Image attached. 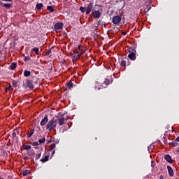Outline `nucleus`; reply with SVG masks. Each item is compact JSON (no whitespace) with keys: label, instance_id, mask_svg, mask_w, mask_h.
Instances as JSON below:
<instances>
[{"label":"nucleus","instance_id":"1","mask_svg":"<svg viewBox=\"0 0 179 179\" xmlns=\"http://www.w3.org/2000/svg\"><path fill=\"white\" fill-rule=\"evenodd\" d=\"M95 8H97L96 10L92 11V14L94 17V19H99L101 16V13L103 12V7L100 5L96 4Z\"/></svg>","mask_w":179,"mask_h":179},{"label":"nucleus","instance_id":"2","mask_svg":"<svg viewBox=\"0 0 179 179\" xmlns=\"http://www.w3.org/2000/svg\"><path fill=\"white\" fill-rule=\"evenodd\" d=\"M55 128H57V120L52 119L48 122L46 129H48L51 132V131H55Z\"/></svg>","mask_w":179,"mask_h":179},{"label":"nucleus","instance_id":"3","mask_svg":"<svg viewBox=\"0 0 179 179\" xmlns=\"http://www.w3.org/2000/svg\"><path fill=\"white\" fill-rule=\"evenodd\" d=\"M69 120V116L65 115H62L61 117L58 118L59 125L61 127L65 124V121Z\"/></svg>","mask_w":179,"mask_h":179},{"label":"nucleus","instance_id":"4","mask_svg":"<svg viewBox=\"0 0 179 179\" xmlns=\"http://www.w3.org/2000/svg\"><path fill=\"white\" fill-rule=\"evenodd\" d=\"M128 58H129L131 61H135V59H136V52L129 50Z\"/></svg>","mask_w":179,"mask_h":179},{"label":"nucleus","instance_id":"5","mask_svg":"<svg viewBox=\"0 0 179 179\" xmlns=\"http://www.w3.org/2000/svg\"><path fill=\"white\" fill-rule=\"evenodd\" d=\"M54 29L56 31L58 30H62V29H64V23L57 22L54 26Z\"/></svg>","mask_w":179,"mask_h":179},{"label":"nucleus","instance_id":"6","mask_svg":"<svg viewBox=\"0 0 179 179\" xmlns=\"http://www.w3.org/2000/svg\"><path fill=\"white\" fill-rule=\"evenodd\" d=\"M92 10H93V3H90L86 8V15H90V12H92Z\"/></svg>","mask_w":179,"mask_h":179},{"label":"nucleus","instance_id":"7","mask_svg":"<svg viewBox=\"0 0 179 179\" xmlns=\"http://www.w3.org/2000/svg\"><path fill=\"white\" fill-rule=\"evenodd\" d=\"M120 22H121V17H120V15L113 17L112 22L113 23V24H118Z\"/></svg>","mask_w":179,"mask_h":179},{"label":"nucleus","instance_id":"8","mask_svg":"<svg viewBox=\"0 0 179 179\" xmlns=\"http://www.w3.org/2000/svg\"><path fill=\"white\" fill-rule=\"evenodd\" d=\"M34 83H33V80H27V86L31 90H33L34 89Z\"/></svg>","mask_w":179,"mask_h":179},{"label":"nucleus","instance_id":"9","mask_svg":"<svg viewBox=\"0 0 179 179\" xmlns=\"http://www.w3.org/2000/svg\"><path fill=\"white\" fill-rule=\"evenodd\" d=\"M0 5L1 6H3V8H6V9H9L12 7V2L5 3L0 1Z\"/></svg>","mask_w":179,"mask_h":179},{"label":"nucleus","instance_id":"10","mask_svg":"<svg viewBox=\"0 0 179 179\" xmlns=\"http://www.w3.org/2000/svg\"><path fill=\"white\" fill-rule=\"evenodd\" d=\"M47 122H48V115H45L40 123L41 127H44Z\"/></svg>","mask_w":179,"mask_h":179},{"label":"nucleus","instance_id":"11","mask_svg":"<svg viewBox=\"0 0 179 179\" xmlns=\"http://www.w3.org/2000/svg\"><path fill=\"white\" fill-rule=\"evenodd\" d=\"M167 169H168V173H169V175L170 176V177H173L174 176V171H173V168H171V166H167Z\"/></svg>","mask_w":179,"mask_h":179},{"label":"nucleus","instance_id":"12","mask_svg":"<svg viewBox=\"0 0 179 179\" xmlns=\"http://www.w3.org/2000/svg\"><path fill=\"white\" fill-rule=\"evenodd\" d=\"M164 159L166 162H168V163H173V159L171 158V156H170L169 155H166L164 156Z\"/></svg>","mask_w":179,"mask_h":179},{"label":"nucleus","instance_id":"13","mask_svg":"<svg viewBox=\"0 0 179 179\" xmlns=\"http://www.w3.org/2000/svg\"><path fill=\"white\" fill-rule=\"evenodd\" d=\"M32 82L34 83V85H40V78L37 77H33Z\"/></svg>","mask_w":179,"mask_h":179},{"label":"nucleus","instance_id":"14","mask_svg":"<svg viewBox=\"0 0 179 179\" xmlns=\"http://www.w3.org/2000/svg\"><path fill=\"white\" fill-rule=\"evenodd\" d=\"M50 159V157L48 155L45 156L44 158H42L40 159V162L42 163H45L46 162H48V159Z\"/></svg>","mask_w":179,"mask_h":179},{"label":"nucleus","instance_id":"15","mask_svg":"<svg viewBox=\"0 0 179 179\" xmlns=\"http://www.w3.org/2000/svg\"><path fill=\"white\" fill-rule=\"evenodd\" d=\"M82 48H83V46H82V45H79L78 46V50L73 51V54H78V52L82 51Z\"/></svg>","mask_w":179,"mask_h":179},{"label":"nucleus","instance_id":"16","mask_svg":"<svg viewBox=\"0 0 179 179\" xmlns=\"http://www.w3.org/2000/svg\"><path fill=\"white\" fill-rule=\"evenodd\" d=\"M27 138H31L33 136V134H34V129H31L29 133L27 132Z\"/></svg>","mask_w":179,"mask_h":179},{"label":"nucleus","instance_id":"17","mask_svg":"<svg viewBox=\"0 0 179 179\" xmlns=\"http://www.w3.org/2000/svg\"><path fill=\"white\" fill-rule=\"evenodd\" d=\"M16 66H17L16 63L13 62V63H11V64L10 66V69H11V71H15V69H16Z\"/></svg>","mask_w":179,"mask_h":179},{"label":"nucleus","instance_id":"18","mask_svg":"<svg viewBox=\"0 0 179 179\" xmlns=\"http://www.w3.org/2000/svg\"><path fill=\"white\" fill-rule=\"evenodd\" d=\"M66 86H67L69 89H72L73 87V84L71 81H69L68 83H66Z\"/></svg>","mask_w":179,"mask_h":179},{"label":"nucleus","instance_id":"19","mask_svg":"<svg viewBox=\"0 0 179 179\" xmlns=\"http://www.w3.org/2000/svg\"><path fill=\"white\" fill-rule=\"evenodd\" d=\"M30 75H31V72H30V71L25 70L24 71V76H25V78L30 76Z\"/></svg>","mask_w":179,"mask_h":179},{"label":"nucleus","instance_id":"20","mask_svg":"<svg viewBox=\"0 0 179 179\" xmlns=\"http://www.w3.org/2000/svg\"><path fill=\"white\" fill-rule=\"evenodd\" d=\"M43 6H44V5L42 3H38L36 4V8L38 9V10H40Z\"/></svg>","mask_w":179,"mask_h":179},{"label":"nucleus","instance_id":"21","mask_svg":"<svg viewBox=\"0 0 179 179\" xmlns=\"http://www.w3.org/2000/svg\"><path fill=\"white\" fill-rule=\"evenodd\" d=\"M110 80L107 78H105L103 81V84L105 85V86H108L110 85Z\"/></svg>","mask_w":179,"mask_h":179},{"label":"nucleus","instance_id":"22","mask_svg":"<svg viewBox=\"0 0 179 179\" xmlns=\"http://www.w3.org/2000/svg\"><path fill=\"white\" fill-rule=\"evenodd\" d=\"M86 52V50H82L80 52H77V57H80V55H83V54H85Z\"/></svg>","mask_w":179,"mask_h":179},{"label":"nucleus","instance_id":"23","mask_svg":"<svg viewBox=\"0 0 179 179\" xmlns=\"http://www.w3.org/2000/svg\"><path fill=\"white\" fill-rule=\"evenodd\" d=\"M31 145H32V146H34V149H38V146L40 144L38 143V142L35 141V142L32 143Z\"/></svg>","mask_w":179,"mask_h":179},{"label":"nucleus","instance_id":"24","mask_svg":"<svg viewBox=\"0 0 179 179\" xmlns=\"http://www.w3.org/2000/svg\"><path fill=\"white\" fill-rule=\"evenodd\" d=\"M24 150H30L31 149V145H25L23 146Z\"/></svg>","mask_w":179,"mask_h":179},{"label":"nucleus","instance_id":"25","mask_svg":"<svg viewBox=\"0 0 179 179\" xmlns=\"http://www.w3.org/2000/svg\"><path fill=\"white\" fill-rule=\"evenodd\" d=\"M40 50V49H38V48H34L31 51H33L34 52H35V54L36 55H38V51Z\"/></svg>","mask_w":179,"mask_h":179},{"label":"nucleus","instance_id":"26","mask_svg":"<svg viewBox=\"0 0 179 179\" xmlns=\"http://www.w3.org/2000/svg\"><path fill=\"white\" fill-rule=\"evenodd\" d=\"M171 145L173 148H176V146L178 145V141H177V138L171 143Z\"/></svg>","mask_w":179,"mask_h":179},{"label":"nucleus","instance_id":"27","mask_svg":"<svg viewBox=\"0 0 179 179\" xmlns=\"http://www.w3.org/2000/svg\"><path fill=\"white\" fill-rule=\"evenodd\" d=\"M39 145H41V143H44L45 142V137H43V138H41L38 140Z\"/></svg>","mask_w":179,"mask_h":179},{"label":"nucleus","instance_id":"28","mask_svg":"<svg viewBox=\"0 0 179 179\" xmlns=\"http://www.w3.org/2000/svg\"><path fill=\"white\" fill-rule=\"evenodd\" d=\"M129 51H132L133 52H136V49L135 47L131 46V47L129 48Z\"/></svg>","mask_w":179,"mask_h":179},{"label":"nucleus","instance_id":"29","mask_svg":"<svg viewBox=\"0 0 179 179\" xmlns=\"http://www.w3.org/2000/svg\"><path fill=\"white\" fill-rule=\"evenodd\" d=\"M47 9H48V10H50L51 13L54 12V8H52V6H48L47 7Z\"/></svg>","mask_w":179,"mask_h":179},{"label":"nucleus","instance_id":"30","mask_svg":"<svg viewBox=\"0 0 179 179\" xmlns=\"http://www.w3.org/2000/svg\"><path fill=\"white\" fill-rule=\"evenodd\" d=\"M121 66H127V61L122 60L120 63Z\"/></svg>","mask_w":179,"mask_h":179},{"label":"nucleus","instance_id":"31","mask_svg":"<svg viewBox=\"0 0 179 179\" xmlns=\"http://www.w3.org/2000/svg\"><path fill=\"white\" fill-rule=\"evenodd\" d=\"M29 154L30 156H34V155H36V153L34 152V150H29Z\"/></svg>","mask_w":179,"mask_h":179},{"label":"nucleus","instance_id":"32","mask_svg":"<svg viewBox=\"0 0 179 179\" xmlns=\"http://www.w3.org/2000/svg\"><path fill=\"white\" fill-rule=\"evenodd\" d=\"M29 173H30V171H27V170L24 171L22 172V176H23L24 177H26V176H27V174H29Z\"/></svg>","mask_w":179,"mask_h":179},{"label":"nucleus","instance_id":"33","mask_svg":"<svg viewBox=\"0 0 179 179\" xmlns=\"http://www.w3.org/2000/svg\"><path fill=\"white\" fill-rule=\"evenodd\" d=\"M55 146H56L55 143H52V145H50V150H53V149H55Z\"/></svg>","mask_w":179,"mask_h":179},{"label":"nucleus","instance_id":"34","mask_svg":"<svg viewBox=\"0 0 179 179\" xmlns=\"http://www.w3.org/2000/svg\"><path fill=\"white\" fill-rule=\"evenodd\" d=\"M8 90H13L12 85H9V87H6V92H8Z\"/></svg>","mask_w":179,"mask_h":179},{"label":"nucleus","instance_id":"35","mask_svg":"<svg viewBox=\"0 0 179 179\" xmlns=\"http://www.w3.org/2000/svg\"><path fill=\"white\" fill-rule=\"evenodd\" d=\"M40 157H41V153H39L36 155L35 160H38V159H40Z\"/></svg>","mask_w":179,"mask_h":179},{"label":"nucleus","instance_id":"36","mask_svg":"<svg viewBox=\"0 0 179 179\" xmlns=\"http://www.w3.org/2000/svg\"><path fill=\"white\" fill-rule=\"evenodd\" d=\"M30 57L29 56H26L24 58V61H25V62H27V61H30Z\"/></svg>","mask_w":179,"mask_h":179},{"label":"nucleus","instance_id":"37","mask_svg":"<svg viewBox=\"0 0 179 179\" xmlns=\"http://www.w3.org/2000/svg\"><path fill=\"white\" fill-rule=\"evenodd\" d=\"M80 12H82V13H85V8L84 7H80Z\"/></svg>","mask_w":179,"mask_h":179},{"label":"nucleus","instance_id":"38","mask_svg":"<svg viewBox=\"0 0 179 179\" xmlns=\"http://www.w3.org/2000/svg\"><path fill=\"white\" fill-rule=\"evenodd\" d=\"M13 85L14 86V87H17V83L15 80L13 81Z\"/></svg>","mask_w":179,"mask_h":179},{"label":"nucleus","instance_id":"39","mask_svg":"<svg viewBox=\"0 0 179 179\" xmlns=\"http://www.w3.org/2000/svg\"><path fill=\"white\" fill-rule=\"evenodd\" d=\"M12 136H13V138H16V131H13V132L12 134Z\"/></svg>","mask_w":179,"mask_h":179},{"label":"nucleus","instance_id":"40","mask_svg":"<svg viewBox=\"0 0 179 179\" xmlns=\"http://www.w3.org/2000/svg\"><path fill=\"white\" fill-rule=\"evenodd\" d=\"M50 54H51V50L48 51V52L45 53V55H46V56H48V55H50Z\"/></svg>","mask_w":179,"mask_h":179},{"label":"nucleus","instance_id":"41","mask_svg":"<svg viewBox=\"0 0 179 179\" xmlns=\"http://www.w3.org/2000/svg\"><path fill=\"white\" fill-rule=\"evenodd\" d=\"M3 156L5 157H8V154L4 151L3 152Z\"/></svg>","mask_w":179,"mask_h":179},{"label":"nucleus","instance_id":"42","mask_svg":"<svg viewBox=\"0 0 179 179\" xmlns=\"http://www.w3.org/2000/svg\"><path fill=\"white\" fill-rule=\"evenodd\" d=\"M14 131H15L16 134H17V135H19V134H20L19 129H15Z\"/></svg>","mask_w":179,"mask_h":179},{"label":"nucleus","instance_id":"43","mask_svg":"<svg viewBox=\"0 0 179 179\" xmlns=\"http://www.w3.org/2000/svg\"><path fill=\"white\" fill-rule=\"evenodd\" d=\"M54 155H55V150H53V151H52L51 157H52V156H54Z\"/></svg>","mask_w":179,"mask_h":179},{"label":"nucleus","instance_id":"44","mask_svg":"<svg viewBox=\"0 0 179 179\" xmlns=\"http://www.w3.org/2000/svg\"><path fill=\"white\" fill-rule=\"evenodd\" d=\"M1 1H4L5 2H12V0H1Z\"/></svg>","mask_w":179,"mask_h":179},{"label":"nucleus","instance_id":"45","mask_svg":"<svg viewBox=\"0 0 179 179\" xmlns=\"http://www.w3.org/2000/svg\"><path fill=\"white\" fill-rule=\"evenodd\" d=\"M122 34L123 36H127V32H126V31H123V32H122Z\"/></svg>","mask_w":179,"mask_h":179},{"label":"nucleus","instance_id":"46","mask_svg":"<svg viewBox=\"0 0 179 179\" xmlns=\"http://www.w3.org/2000/svg\"><path fill=\"white\" fill-rule=\"evenodd\" d=\"M159 178H160V179H164V176L163 175H161V176H159Z\"/></svg>","mask_w":179,"mask_h":179},{"label":"nucleus","instance_id":"47","mask_svg":"<svg viewBox=\"0 0 179 179\" xmlns=\"http://www.w3.org/2000/svg\"><path fill=\"white\" fill-rule=\"evenodd\" d=\"M51 142H52V141H51V140H49V141H48V143H51Z\"/></svg>","mask_w":179,"mask_h":179},{"label":"nucleus","instance_id":"48","mask_svg":"<svg viewBox=\"0 0 179 179\" xmlns=\"http://www.w3.org/2000/svg\"><path fill=\"white\" fill-rule=\"evenodd\" d=\"M95 85H99V83H97V82H95Z\"/></svg>","mask_w":179,"mask_h":179},{"label":"nucleus","instance_id":"49","mask_svg":"<svg viewBox=\"0 0 179 179\" xmlns=\"http://www.w3.org/2000/svg\"><path fill=\"white\" fill-rule=\"evenodd\" d=\"M0 179H5V178H2V177L0 176Z\"/></svg>","mask_w":179,"mask_h":179},{"label":"nucleus","instance_id":"50","mask_svg":"<svg viewBox=\"0 0 179 179\" xmlns=\"http://www.w3.org/2000/svg\"><path fill=\"white\" fill-rule=\"evenodd\" d=\"M164 143H166L167 145V142L166 141H165Z\"/></svg>","mask_w":179,"mask_h":179},{"label":"nucleus","instance_id":"51","mask_svg":"<svg viewBox=\"0 0 179 179\" xmlns=\"http://www.w3.org/2000/svg\"><path fill=\"white\" fill-rule=\"evenodd\" d=\"M178 152H179V148H178Z\"/></svg>","mask_w":179,"mask_h":179},{"label":"nucleus","instance_id":"52","mask_svg":"<svg viewBox=\"0 0 179 179\" xmlns=\"http://www.w3.org/2000/svg\"><path fill=\"white\" fill-rule=\"evenodd\" d=\"M101 87H102L103 85H100Z\"/></svg>","mask_w":179,"mask_h":179},{"label":"nucleus","instance_id":"53","mask_svg":"<svg viewBox=\"0 0 179 179\" xmlns=\"http://www.w3.org/2000/svg\"><path fill=\"white\" fill-rule=\"evenodd\" d=\"M83 1H85V0H82Z\"/></svg>","mask_w":179,"mask_h":179},{"label":"nucleus","instance_id":"54","mask_svg":"<svg viewBox=\"0 0 179 179\" xmlns=\"http://www.w3.org/2000/svg\"><path fill=\"white\" fill-rule=\"evenodd\" d=\"M66 1H68V0H66Z\"/></svg>","mask_w":179,"mask_h":179}]
</instances>
